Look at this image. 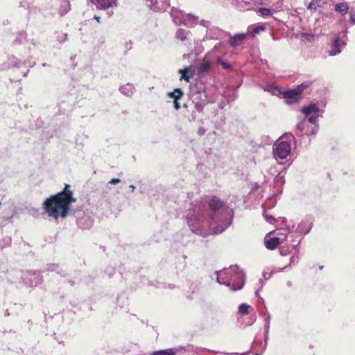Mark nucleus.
I'll return each mask as SVG.
<instances>
[{
  "label": "nucleus",
  "instance_id": "72a5a7b5",
  "mask_svg": "<svg viewBox=\"0 0 355 355\" xmlns=\"http://www.w3.org/2000/svg\"><path fill=\"white\" fill-rule=\"evenodd\" d=\"M191 103L193 105L195 110L199 113L202 112L204 107L207 105V103L199 101H191Z\"/></svg>",
  "mask_w": 355,
  "mask_h": 355
},
{
  "label": "nucleus",
  "instance_id": "9d476101",
  "mask_svg": "<svg viewBox=\"0 0 355 355\" xmlns=\"http://www.w3.org/2000/svg\"><path fill=\"white\" fill-rule=\"evenodd\" d=\"M226 37H227V32L218 27L212 26L207 30L204 40H223Z\"/></svg>",
  "mask_w": 355,
  "mask_h": 355
},
{
  "label": "nucleus",
  "instance_id": "de8ad7c7",
  "mask_svg": "<svg viewBox=\"0 0 355 355\" xmlns=\"http://www.w3.org/2000/svg\"><path fill=\"white\" fill-rule=\"evenodd\" d=\"M319 130V125H314V126L312 128L309 135L312 136H315L318 131Z\"/></svg>",
  "mask_w": 355,
  "mask_h": 355
},
{
  "label": "nucleus",
  "instance_id": "7ed1b4c3",
  "mask_svg": "<svg viewBox=\"0 0 355 355\" xmlns=\"http://www.w3.org/2000/svg\"><path fill=\"white\" fill-rule=\"evenodd\" d=\"M214 274L216 275V282L229 287L232 291H239L244 286L245 275L237 265L216 271Z\"/></svg>",
  "mask_w": 355,
  "mask_h": 355
},
{
  "label": "nucleus",
  "instance_id": "6ab92c4d",
  "mask_svg": "<svg viewBox=\"0 0 355 355\" xmlns=\"http://www.w3.org/2000/svg\"><path fill=\"white\" fill-rule=\"evenodd\" d=\"M46 270L55 272L57 274L60 276L64 277L67 275V272L63 268H60V266L55 263H49L46 266Z\"/></svg>",
  "mask_w": 355,
  "mask_h": 355
},
{
  "label": "nucleus",
  "instance_id": "dca6fc26",
  "mask_svg": "<svg viewBox=\"0 0 355 355\" xmlns=\"http://www.w3.org/2000/svg\"><path fill=\"white\" fill-rule=\"evenodd\" d=\"M97 8L106 10L112 6H116V0H95Z\"/></svg>",
  "mask_w": 355,
  "mask_h": 355
},
{
  "label": "nucleus",
  "instance_id": "6e6552de",
  "mask_svg": "<svg viewBox=\"0 0 355 355\" xmlns=\"http://www.w3.org/2000/svg\"><path fill=\"white\" fill-rule=\"evenodd\" d=\"M190 99L191 101H199L207 104L212 103L214 101L208 98L205 87L202 85H197L191 89Z\"/></svg>",
  "mask_w": 355,
  "mask_h": 355
},
{
  "label": "nucleus",
  "instance_id": "4c0bfd02",
  "mask_svg": "<svg viewBox=\"0 0 355 355\" xmlns=\"http://www.w3.org/2000/svg\"><path fill=\"white\" fill-rule=\"evenodd\" d=\"M271 316L268 311H266V318H264V329L269 330Z\"/></svg>",
  "mask_w": 355,
  "mask_h": 355
},
{
  "label": "nucleus",
  "instance_id": "c756f323",
  "mask_svg": "<svg viewBox=\"0 0 355 355\" xmlns=\"http://www.w3.org/2000/svg\"><path fill=\"white\" fill-rule=\"evenodd\" d=\"M27 35L26 32L21 31L19 33L17 36L16 37L15 40H14L13 43L15 44H19L24 43V41L26 40Z\"/></svg>",
  "mask_w": 355,
  "mask_h": 355
},
{
  "label": "nucleus",
  "instance_id": "473e14b6",
  "mask_svg": "<svg viewBox=\"0 0 355 355\" xmlns=\"http://www.w3.org/2000/svg\"><path fill=\"white\" fill-rule=\"evenodd\" d=\"M321 1L322 0H311L309 3L307 8L311 10H315L318 7L321 6Z\"/></svg>",
  "mask_w": 355,
  "mask_h": 355
},
{
  "label": "nucleus",
  "instance_id": "f8f14e48",
  "mask_svg": "<svg viewBox=\"0 0 355 355\" xmlns=\"http://www.w3.org/2000/svg\"><path fill=\"white\" fill-rule=\"evenodd\" d=\"M345 45V42L343 41L339 36H335L332 40L331 49L328 50L329 55L334 56L339 54Z\"/></svg>",
  "mask_w": 355,
  "mask_h": 355
},
{
  "label": "nucleus",
  "instance_id": "774afa93",
  "mask_svg": "<svg viewBox=\"0 0 355 355\" xmlns=\"http://www.w3.org/2000/svg\"><path fill=\"white\" fill-rule=\"evenodd\" d=\"M255 295H256V297H257V298H258V297H259V296H260V295H259V290H257V291H255Z\"/></svg>",
  "mask_w": 355,
  "mask_h": 355
},
{
  "label": "nucleus",
  "instance_id": "6e6d98bb",
  "mask_svg": "<svg viewBox=\"0 0 355 355\" xmlns=\"http://www.w3.org/2000/svg\"><path fill=\"white\" fill-rule=\"evenodd\" d=\"M268 334H269V330L264 329L263 336H264L265 343H267V340H268Z\"/></svg>",
  "mask_w": 355,
  "mask_h": 355
},
{
  "label": "nucleus",
  "instance_id": "b1692460",
  "mask_svg": "<svg viewBox=\"0 0 355 355\" xmlns=\"http://www.w3.org/2000/svg\"><path fill=\"white\" fill-rule=\"evenodd\" d=\"M190 67H185L183 69H180L178 70V73L181 75L180 80H184L187 82H189L190 78L192 76V74L190 71Z\"/></svg>",
  "mask_w": 355,
  "mask_h": 355
},
{
  "label": "nucleus",
  "instance_id": "69168bd1",
  "mask_svg": "<svg viewBox=\"0 0 355 355\" xmlns=\"http://www.w3.org/2000/svg\"><path fill=\"white\" fill-rule=\"evenodd\" d=\"M130 189H131V192H134L135 189V187L133 185V184H130L129 186Z\"/></svg>",
  "mask_w": 355,
  "mask_h": 355
},
{
  "label": "nucleus",
  "instance_id": "79ce46f5",
  "mask_svg": "<svg viewBox=\"0 0 355 355\" xmlns=\"http://www.w3.org/2000/svg\"><path fill=\"white\" fill-rule=\"evenodd\" d=\"M306 125V121L305 119H304V120L301 121L300 122H299L296 125V128L297 130L302 131L304 129Z\"/></svg>",
  "mask_w": 355,
  "mask_h": 355
},
{
  "label": "nucleus",
  "instance_id": "13d9d810",
  "mask_svg": "<svg viewBox=\"0 0 355 355\" xmlns=\"http://www.w3.org/2000/svg\"><path fill=\"white\" fill-rule=\"evenodd\" d=\"M278 170H277L276 166H270L269 168V171L270 173H273L275 172H277Z\"/></svg>",
  "mask_w": 355,
  "mask_h": 355
},
{
  "label": "nucleus",
  "instance_id": "603ef678",
  "mask_svg": "<svg viewBox=\"0 0 355 355\" xmlns=\"http://www.w3.org/2000/svg\"><path fill=\"white\" fill-rule=\"evenodd\" d=\"M206 132V129L203 127H200L198 128V134L200 135V136H202L205 134Z\"/></svg>",
  "mask_w": 355,
  "mask_h": 355
},
{
  "label": "nucleus",
  "instance_id": "412c9836",
  "mask_svg": "<svg viewBox=\"0 0 355 355\" xmlns=\"http://www.w3.org/2000/svg\"><path fill=\"white\" fill-rule=\"evenodd\" d=\"M135 86L131 83H126L119 88V91L126 96H131L135 93Z\"/></svg>",
  "mask_w": 355,
  "mask_h": 355
},
{
  "label": "nucleus",
  "instance_id": "e433bc0d",
  "mask_svg": "<svg viewBox=\"0 0 355 355\" xmlns=\"http://www.w3.org/2000/svg\"><path fill=\"white\" fill-rule=\"evenodd\" d=\"M55 34H57V41L60 44H63L64 42L67 40V33H62L60 32H55Z\"/></svg>",
  "mask_w": 355,
  "mask_h": 355
},
{
  "label": "nucleus",
  "instance_id": "5701e85b",
  "mask_svg": "<svg viewBox=\"0 0 355 355\" xmlns=\"http://www.w3.org/2000/svg\"><path fill=\"white\" fill-rule=\"evenodd\" d=\"M334 10L336 12L345 15L349 10V6L347 2L338 3L335 5Z\"/></svg>",
  "mask_w": 355,
  "mask_h": 355
},
{
  "label": "nucleus",
  "instance_id": "a19ab883",
  "mask_svg": "<svg viewBox=\"0 0 355 355\" xmlns=\"http://www.w3.org/2000/svg\"><path fill=\"white\" fill-rule=\"evenodd\" d=\"M105 274L107 275L109 277H112L115 273V268L111 266H108L105 268Z\"/></svg>",
  "mask_w": 355,
  "mask_h": 355
},
{
  "label": "nucleus",
  "instance_id": "a211bd4d",
  "mask_svg": "<svg viewBox=\"0 0 355 355\" xmlns=\"http://www.w3.org/2000/svg\"><path fill=\"white\" fill-rule=\"evenodd\" d=\"M265 92L270 93L272 95L279 96L281 94L279 87L273 83H268L264 86H261Z\"/></svg>",
  "mask_w": 355,
  "mask_h": 355
},
{
  "label": "nucleus",
  "instance_id": "8fccbe9b",
  "mask_svg": "<svg viewBox=\"0 0 355 355\" xmlns=\"http://www.w3.org/2000/svg\"><path fill=\"white\" fill-rule=\"evenodd\" d=\"M263 215L266 221L268 222L269 223H272L275 221V218L272 216L266 214H264Z\"/></svg>",
  "mask_w": 355,
  "mask_h": 355
},
{
  "label": "nucleus",
  "instance_id": "f257e3e1",
  "mask_svg": "<svg viewBox=\"0 0 355 355\" xmlns=\"http://www.w3.org/2000/svg\"><path fill=\"white\" fill-rule=\"evenodd\" d=\"M234 211L219 198L207 197L191 205L187 222L192 232L206 236L223 232L232 223Z\"/></svg>",
  "mask_w": 355,
  "mask_h": 355
},
{
  "label": "nucleus",
  "instance_id": "bb28decb",
  "mask_svg": "<svg viewBox=\"0 0 355 355\" xmlns=\"http://www.w3.org/2000/svg\"><path fill=\"white\" fill-rule=\"evenodd\" d=\"M300 241H301L300 239L298 240L296 244H291L293 248L296 250V252L294 253V254L290 259V263H289L290 266L296 265L299 261V257H298V250H299L297 249V248L298 247V245L300 243Z\"/></svg>",
  "mask_w": 355,
  "mask_h": 355
},
{
  "label": "nucleus",
  "instance_id": "58836bf2",
  "mask_svg": "<svg viewBox=\"0 0 355 355\" xmlns=\"http://www.w3.org/2000/svg\"><path fill=\"white\" fill-rule=\"evenodd\" d=\"M284 174L282 172H278V173L275 176L274 181L276 183L281 182L282 184H284Z\"/></svg>",
  "mask_w": 355,
  "mask_h": 355
},
{
  "label": "nucleus",
  "instance_id": "393cba45",
  "mask_svg": "<svg viewBox=\"0 0 355 355\" xmlns=\"http://www.w3.org/2000/svg\"><path fill=\"white\" fill-rule=\"evenodd\" d=\"M190 31L186 29L179 28L176 32V37L182 42L190 40Z\"/></svg>",
  "mask_w": 355,
  "mask_h": 355
},
{
  "label": "nucleus",
  "instance_id": "ea45409f",
  "mask_svg": "<svg viewBox=\"0 0 355 355\" xmlns=\"http://www.w3.org/2000/svg\"><path fill=\"white\" fill-rule=\"evenodd\" d=\"M318 116V113L313 114L309 117L308 121L311 124L318 125V123H317Z\"/></svg>",
  "mask_w": 355,
  "mask_h": 355
},
{
  "label": "nucleus",
  "instance_id": "f03ea898",
  "mask_svg": "<svg viewBox=\"0 0 355 355\" xmlns=\"http://www.w3.org/2000/svg\"><path fill=\"white\" fill-rule=\"evenodd\" d=\"M69 187L70 185L66 184L62 191L44 201V209L49 216L58 219L67 216L71 205L76 201L73 197L72 191L69 189Z\"/></svg>",
  "mask_w": 355,
  "mask_h": 355
},
{
  "label": "nucleus",
  "instance_id": "680f3d73",
  "mask_svg": "<svg viewBox=\"0 0 355 355\" xmlns=\"http://www.w3.org/2000/svg\"><path fill=\"white\" fill-rule=\"evenodd\" d=\"M263 308H264L265 311H263H263H261V315H263V316L264 317V318H266V311H267V310H266V306H263Z\"/></svg>",
  "mask_w": 355,
  "mask_h": 355
},
{
  "label": "nucleus",
  "instance_id": "052dcab7",
  "mask_svg": "<svg viewBox=\"0 0 355 355\" xmlns=\"http://www.w3.org/2000/svg\"><path fill=\"white\" fill-rule=\"evenodd\" d=\"M11 243V239L10 238H7L6 239V245H9Z\"/></svg>",
  "mask_w": 355,
  "mask_h": 355
},
{
  "label": "nucleus",
  "instance_id": "a18cd8bd",
  "mask_svg": "<svg viewBox=\"0 0 355 355\" xmlns=\"http://www.w3.org/2000/svg\"><path fill=\"white\" fill-rule=\"evenodd\" d=\"M199 24L207 28V29L210 27H211L212 26L211 25V22L209 21H207V20H205V19H202L200 21Z\"/></svg>",
  "mask_w": 355,
  "mask_h": 355
},
{
  "label": "nucleus",
  "instance_id": "f3484780",
  "mask_svg": "<svg viewBox=\"0 0 355 355\" xmlns=\"http://www.w3.org/2000/svg\"><path fill=\"white\" fill-rule=\"evenodd\" d=\"M319 111V107L316 103H310L309 105L303 107L301 110V112L305 116H309L311 114L318 113Z\"/></svg>",
  "mask_w": 355,
  "mask_h": 355
},
{
  "label": "nucleus",
  "instance_id": "c03bdc74",
  "mask_svg": "<svg viewBox=\"0 0 355 355\" xmlns=\"http://www.w3.org/2000/svg\"><path fill=\"white\" fill-rule=\"evenodd\" d=\"M279 252H280L281 255L286 256L290 252L289 247L288 246H282L281 248L279 249Z\"/></svg>",
  "mask_w": 355,
  "mask_h": 355
},
{
  "label": "nucleus",
  "instance_id": "ddd939ff",
  "mask_svg": "<svg viewBox=\"0 0 355 355\" xmlns=\"http://www.w3.org/2000/svg\"><path fill=\"white\" fill-rule=\"evenodd\" d=\"M282 95L286 99V103L290 105L298 102L301 98V95L296 89L286 91Z\"/></svg>",
  "mask_w": 355,
  "mask_h": 355
},
{
  "label": "nucleus",
  "instance_id": "9b49d317",
  "mask_svg": "<svg viewBox=\"0 0 355 355\" xmlns=\"http://www.w3.org/2000/svg\"><path fill=\"white\" fill-rule=\"evenodd\" d=\"M168 0H146V5L154 12H164L169 6Z\"/></svg>",
  "mask_w": 355,
  "mask_h": 355
},
{
  "label": "nucleus",
  "instance_id": "1a4fd4ad",
  "mask_svg": "<svg viewBox=\"0 0 355 355\" xmlns=\"http://www.w3.org/2000/svg\"><path fill=\"white\" fill-rule=\"evenodd\" d=\"M76 217L77 225L81 229L88 230L93 225L94 219L92 213L88 210L85 211H77Z\"/></svg>",
  "mask_w": 355,
  "mask_h": 355
},
{
  "label": "nucleus",
  "instance_id": "5fc2aeb1",
  "mask_svg": "<svg viewBox=\"0 0 355 355\" xmlns=\"http://www.w3.org/2000/svg\"><path fill=\"white\" fill-rule=\"evenodd\" d=\"M173 106H174V108L176 110H178L180 108V103L178 102V100H174L173 101Z\"/></svg>",
  "mask_w": 355,
  "mask_h": 355
},
{
  "label": "nucleus",
  "instance_id": "49530a36",
  "mask_svg": "<svg viewBox=\"0 0 355 355\" xmlns=\"http://www.w3.org/2000/svg\"><path fill=\"white\" fill-rule=\"evenodd\" d=\"M349 15L352 23L355 24V8H352L350 9Z\"/></svg>",
  "mask_w": 355,
  "mask_h": 355
},
{
  "label": "nucleus",
  "instance_id": "864d4df0",
  "mask_svg": "<svg viewBox=\"0 0 355 355\" xmlns=\"http://www.w3.org/2000/svg\"><path fill=\"white\" fill-rule=\"evenodd\" d=\"M263 28L262 26H257L253 29L252 33L254 34H258L261 31H263Z\"/></svg>",
  "mask_w": 355,
  "mask_h": 355
},
{
  "label": "nucleus",
  "instance_id": "3c124183",
  "mask_svg": "<svg viewBox=\"0 0 355 355\" xmlns=\"http://www.w3.org/2000/svg\"><path fill=\"white\" fill-rule=\"evenodd\" d=\"M121 182L119 178H112L109 181V184H116Z\"/></svg>",
  "mask_w": 355,
  "mask_h": 355
},
{
  "label": "nucleus",
  "instance_id": "e2e57ef3",
  "mask_svg": "<svg viewBox=\"0 0 355 355\" xmlns=\"http://www.w3.org/2000/svg\"><path fill=\"white\" fill-rule=\"evenodd\" d=\"M94 19L95 20H96L98 23H100V22H101V21H100L101 17H100L99 16H98V15H94Z\"/></svg>",
  "mask_w": 355,
  "mask_h": 355
},
{
  "label": "nucleus",
  "instance_id": "2f4dec72",
  "mask_svg": "<svg viewBox=\"0 0 355 355\" xmlns=\"http://www.w3.org/2000/svg\"><path fill=\"white\" fill-rule=\"evenodd\" d=\"M250 306L245 303H242L239 306V313L242 315H245L249 313Z\"/></svg>",
  "mask_w": 355,
  "mask_h": 355
},
{
  "label": "nucleus",
  "instance_id": "0e129e2a",
  "mask_svg": "<svg viewBox=\"0 0 355 355\" xmlns=\"http://www.w3.org/2000/svg\"><path fill=\"white\" fill-rule=\"evenodd\" d=\"M35 64V62H28V67H33Z\"/></svg>",
  "mask_w": 355,
  "mask_h": 355
},
{
  "label": "nucleus",
  "instance_id": "0eeeda50",
  "mask_svg": "<svg viewBox=\"0 0 355 355\" xmlns=\"http://www.w3.org/2000/svg\"><path fill=\"white\" fill-rule=\"evenodd\" d=\"M313 227V222L310 218H305L302 220L297 226L295 225L291 227L288 226L286 230H284V233H282L286 237L288 234L295 232L297 236H303L308 234Z\"/></svg>",
  "mask_w": 355,
  "mask_h": 355
},
{
  "label": "nucleus",
  "instance_id": "a878e982",
  "mask_svg": "<svg viewBox=\"0 0 355 355\" xmlns=\"http://www.w3.org/2000/svg\"><path fill=\"white\" fill-rule=\"evenodd\" d=\"M8 60H9V64L8 65L5 66L4 67H3L2 68L3 69L9 68L10 66L19 68L22 64H26V61H23V62L20 61L19 60H18L17 58H16L13 56L12 58H9Z\"/></svg>",
  "mask_w": 355,
  "mask_h": 355
},
{
  "label": "nucleus",
  "instance_id": "20e7f679",
  "mask_svg": "<svg viewBox=\"0 0 355 355\" xmlns=\"http://www.w3.org/2000/svg\"><path fill=\"white\" fill-rule=\"evenodd\" d=\"M282 137L286 140L273 146V155L276 159H286L291 151V142L295 143V138L291 133H285Z\"/></svg>",
  "mask_w": 355,
  "mask_h": 355
},
{
  "label": "nucleus",
  "instance_id": "2eb2a0df",
  "mask_svg": "<svg viewBox=\"0 0 355 355\" xmlns=\"http://www.w3.org/2000/svg\"><path fill=\"white\" fill-rule=\"evenodd\" d=\"M282 239L279 237H269L266 236L265 237V245L268 250H275L277 245L281 243Z\"/></svg>",
  "mask_w": 355,
  "mask_h": 355
},
{
  "label": "nucleus",
  "instance_id": "37998d69",
  "mask_svg": "<svg viewBox=\"0 0 355 355\" xmlns=\"http://www.w3.org/2000/svg\"><path fill=\"white\" fill-rule=\"evenodd\" d=\"M189 289L192 291L193 293H195L200 290V283H196L191 284L189 287Z\"/></svg>",
  "mask_w": 355,
  "mask_h": 355
},
{
  "label": "nucleus",
  "instance_id": "7c9ffc66",
  "mask_svg": "<svg viewBox=\"0 0 355 355\" xmlns=\"http://www.w3.org/2000/svg\"><path fill=\"white\" fill-rule=\"evenodd\" d=\"M260 139H261L260 146H265V145L270 146L274 141V139L272 138H271L269 135H262Z\"/></svg>",
  "mask_w": 355,
  "mask_h": 355
},
{
  "label": "nucleus",
  "instance_id": "bf43d9fd",
  "mask_svg": "<svg viewBox=\"0 0 355 355\" xmlns=\"http://www.w3.org/2000/svg\"><path fill=\"white\" fill-rule=\"evenodd\" d=\"M221 45H222V43H221V42L218 43V44H216V45L214 46V47L213 48V51H217V50H218Z\"/></svg>",
  "mask_w": 355,
  "mask_h": 355
},
{
  "label": "nucleus",
  "instance_id": "f704fd0d",
  "mask_svg": "<svg viewBox=\"0 0 355 355\" xmlns=\"http://www.w3.org/2000/svg\"><path fill=\"white\" fill-rule=\"evenodd\" d=\"M216 63L220 64L223 69L225 70H230L232 69V67L230 62L223 60L221 58H218L217 59Z\"/></svg>",
  "mask_w": 355,
  "mask_h": 355
},
{
  "label": "nucleus",
  "instance_id": "338daca9",
  "mask_svg": "<svg viewBox=\"0 0 355 355\" xmlns=\"http://www.w3.org/2000/svg\"><path fill=\"white\" fill-rule=\"evenodd\" d=\"M286 285H287L288 286L291 287V286H292V285H293V282H292L291 281H288V282H286Z\"/></svg>",
  "mask_w": 355,
  "mask_h": 355
},
{
  "label": "nucleus",
  "instance_id": "4d7b16f0",
  "mask_svg": "<svg viewBox=\"0 0 355 355\" xmlns=\"http://www.w3.org/2000/svg\"><path fill=\"white\" fill-rule=\"evenodd\" d=\"M257 302H258V303H259V304H263V306H265V305H264V300H263V297H261V296H259V297H258Z\"/></svg>",
  "mask_w": 355,
  "mask_h": 355
},
{
  "label": "nucleus",
  "instance_id": "aec40b11",
  "mask_svg": "<svg viewBox=\"0 0 355 355\" xmlns=\"http://www.w3.org/2000/svg\"><path fill=\"white\" fill-rule=\"evenodd\" d=\"M185 347H180L178 349H166L153 352L151 355H175L178 350H185Z\"/></svg>",
  "mask_w": 355,
  "mask_h": 355
},
{
  "label": "nucleus",
  "instance_id": "cd10ccee",
  "mask_svg": "<svg viewBox=\"0 0 355 355\" xmlns=\"http://www.w3.org/2000/svg\"><path fill=\"white\" fill-rule=\"evenodd\" d=\"M183 92L181 89H175L173 92H168L167 96L174 100H179L183 96Z\"/></svg>",
  "mask_w": 355,
  "mask_h": 355
},
{
  "label": "nucleus",
  "instance_id": "c85d7f7f",
  "mask_svg": "<svg viewBox=\"0 0 355 355\" xmlns=\"http://www.w3.org/2000/svg\"><path fill=\"white\" fill-rule=\"evenodd\" d=\"M257 12L259 14V15L262 17H268L275 13L276 10L268 8H259L257 10Z\"/></svg>",
  "mask_w": 355,
  "mask_h": 355
},
{
  "label": "nucleus",
  "instance_id": "4468645a",
  "mask_svg": "<svg viewBox=\"0 0 355 355\" xmlns=\"http://www.w3.org/2000/svg\"><path fill=\"white\" fill-rule=\"evenodd\" d=\"M229 37V44L233 48L240 46L245 39L246 35L245 33H238L232 36L227 33Z\"/></svg>",
  "mask_w": 355,
  "mask_h": 355
},
{
  "label": "nucleus",
  "instance_id": "c9c22d12",
  "mask_svg": "<svg viewBox=\"0 0 355 355\" xmlns=\"http://www.w3.org/2000/svg\"><path fill=\"white\" fill-rule=\"evenodd\" d=\"M311 83L309 81L304 82L301 85H298L295 89L299 92L300 94L307 88H309L311 85Z\"/></svg>",
  "mask_w": 355,
  "mask_h": 355
},
{
  "label": "nucleus",
  "instance_id": "39448f33",
  "mask_svg": "<svg viewBox=\"0 0 355 355\" xmlns=\"http://www.w3.org/2000/svg\"><path fill=\"white\" fill-rule=\"evenodd\" d=\"M17 277H19L22 282L29 287L37 286L42 284L43 279L39 271H18L17 272Z\"/></svg>",
  "mask_w": 355,
  "mask_h": 355
},
{
  "label": "nucleus",
  "instance_id": "4be33fe9",
  "mask_svg": "<svg viewBox=\"0 0 355 355\" xmlns=\"http://www.w3.org/2000/svg\"><path fill=\"white\" fill-rule=\"evenodd\" d=\"M71 9V4L69 0H60L59 14L60 16L65 15Z\"/></svg>",
  "mask_w": 355,
  "mask_h": 355
},
{
  "label": "nucleus",
  "instance_id": "09e8293b",
  "mask_svg": "<svg viewBox=\"0 0 355 355\" xmlns=\"http://www.w3.org/2000/svg\"><path fill=\"white\" fill-rule=\"evenodd\" d=\"M210 64L209 63H204L202 64L200 69L203 72H207L209 70Z\"/></svg>",
  "mask_w": 355,
  "mask_h": 355
},
{
  "label": "nucleus",
  "instance_id": "423d86ee",
  "mask_svg": "<svg viewBox=\"0 0 355 355\" xmlns=\"http://www.w3.org/2000/svg\"><path fill=\"white\" fill-rule=\"evenodd\" d=\"M171 17L175 24H184L186 26H193L196 24L198 17L191 14L184 13L183 11L174 7L171 8L170 12Z\"/></svg>",
  "mask_w": 355,
  "mask_h": 355
}]
</instances>
